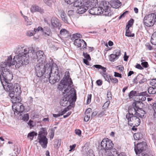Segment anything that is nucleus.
<instances>
[{
    "label": "nucleus",
    "mask_w": 156,
    "mask_h": 156,
    "mask_svg": "<svg viewBox=\"0 0 156 156\" xmlns=\"http://www.w3.org/2000/svg\"><path fill=\"white\" fill-rule=\"evenodd\" d=\"M65 76L58 87V89L62 91L64 94V97L60 100V104L63 106L69 105L67 107L71 108L74 106L76 101V94L74 89L71 88L73 82L69 78V72H66Z\"/></svg>",
    "instance_id": "1"
},
{
    "label": "nucleus",
    "mask_w": 156,
    "mask_h": 156,
    "mask_svg": "<svg viewBox=\"0 0 156 156\" xmlns=\"http://www.w3.org/2000/svg\"><path fill=\"white\" fill-rule=\"evenodd\" d=\"M15 91L13 93L9 94V95L11 98V101L13 103L12 109L14 111V113L16 115L21 114L24 110V107L23 104L20 103L21 101L20 95L21 93L20 89H18L17 87H15Z\"/></svg>",
    "instance_id": "2"
},
{
    "label": "nucleus",
    "mask_w": 156,
    "mask_h": 156,
    "mask_svg": "<svg viewBox=\"0 0 156 156\" xmlns=\"http://www.w3.org/2000/svg\"><path fill=\"white\" fill-rule=\"evenodd\" d=\"M29 62L27 57L25 59L22 55H15L12 60L11 56L8 57L7 59L4 62L6 63L7 66L15 65L16 68H18L22 65L27 64Z\"/></svg>",
    "instance_id": "3"
},
{
    "label": "nucleus",
    "mask_w": 156,
    "mask_h": 156,
    "mask_svg": "<svg viewBox=\"0 0 156 156\" xmlns=\"http://www.w3.org/2000/svg\"><path fill=\"white\" fill-rule=\"evenodd\" d=\"M109 5L108 2L106 1L101 2L99 7H95V15L103 14L106 16H111L112 13L109 9Z\"/></svg>",
    "instance_id": "4"
},
{
    "label": "nucleus",
    "mask_w": 156,
    "mask_h": 156,
    "mask_svg": "<svg viewBox=\"0 0 156 156\" xmlns=\"http://www.w3.org/2000/svg\"><path fill=\"white\" fill-rule=\"evenodd\" d=\"M10 66H7L6 63L3 62L1 66V69L2 71V75L3 82H8L11 81L13 79V75L11 72L8 69Z\"/></svg>",
    "instance_id": "5"
},
{
    "label": "nucleus",
    "mask_w": 156,
    "mask_h": 156,
    "mask_svg": "<svg viewBox=\"0 0 156 156\" xmlns=\"http://www.w3.org/2000/svg\"><path fill=\"white\" fill-rule=\"evenodd\" d=\"M60 79L58 68L56 64L53 63L52 64V71L50 76L49 82L53 84L58 82Z\"/></svg>",
    "instance_id": "6"
},
{
    "label": "nucleus",
    "mask_w": 156,
    "mask_h": 156,
    "mask_svg": "<svg viewBox=\"0 0 156 156\" xmlns=\"http://www.w3.org/2000/svg\"><path fill=\"white\" fill-rule=\"evenodd\" d=\"M47 133L46 129L42 128L38 134V142L42 147L45 148L47 147L48 139L46 136Z\"/></svg>",
    "instance_id": "7"
},
{
    "label": "nucleus",
    "mask_w": 156,
    "mask_h": 156,
    "mask_svg": "<svg viewBox=\"0 0 156 156\" xmlns=\"http://www.w3.org/2000/svg\"><path fill=\"white\" fill-rule=\"evenodd\" d=\"M156 21V13H152L145 16L143 22L145 26L147 27H151L154 25Z\"/></svg>",
    "instance_id": "8"
},
{
    "label": "nucleus",
    "mask_w": 156,
    "mask_h": 156,
    "mask_svg": "<svg viewBox=\"0 0 156 156\" xmlns=\"http://www.w3.org/2000/svg\"><path fill=\"white\" fill-rule=\"evenodd\" d=\"M15 51L18 55H22L24 57L25 59L26 58L28 57L29 61L31 57L29 56V49L25 46H18L15 49Z\"/></svg>",
    "instance_id": "9"
},
{
    "label": "nucleus",
    "mask_w": 156,
    "mask_h": 156,
    "mask_svg": "<svg viewBox=\"0 0 156 156\" xmlns=\"http://www.w3.org/2000/svg\"><path fill=\"white\" fill-rule=\"evenodd\" d=\"M0 78L1 81L5 90L6 91L9 92V94L14 92V91H15V89H16L15 87H16V86L17 87L18 89H20L18 84L16 83L13 85L12 83L6 81L3 82L1 76H0Z\"/></svg>",
    "instance_id": "10"
},
{
    "label": "nucleus",
    "mask_w": 156,
    "mask_h": 156,
    "mask_svg": "<svg viewBox=\"0 0 156 156\" xmlns=\"http://www.w3.org/2000/svg\"><path fill=\"white\" fill-rule=\"evenodd\" d=\"M126 117L128 120V124L131 126H138L140 123V119L137 115L130 116L129 114H126Z\"/></svg>",
    "instance_id": "11"
},
{
    "label": "nucleus",
    "mask_w": 156,
    "mask_h": 156,
    "mask_svg": "<svg viewBox=\"0 0 156 156\" xmlns=\"http://www.w3.org/2000/svg\"><path fill=\"white\" fill-rule=\"evenodd\" d=\"M52 71V65L50 64H46V67L42 76L44 81L47 82L48 80L50 81V77Z\"/></svg>",
    "instance_id": "12"
},
{
    "label": "nucleus",
    "mask_w": 156,
    "mask_h": 156,
    "mask_svg": "<svg viewBox=\"0 0 156 156\" xmlns=\"http://www.w3.org/2000/svg\"><path fill=\"white\" fill-rule=\"evenodd\" d=\"M45 63L42 62V63H38L36 65L35 69V74L38 77H41L43 75V73L44 72V68L46 67Z\"/></svg>",
    "instance_id": "13"
},
{
    "label": "nucleus",
    "mask_w": 156,
    "mask_h": 156,
    "mask_svg": "<svg viewBox=\"0 0 156 156\" xmlns=\"http://www.w3.org/2000/svg\"><path fill=\"white\" fill-rule=\"evenodd\" d=\"M146 144L145 142H142V143L137 144L135 146L134 150L136 154H141L146 148Z\"/></svg>",
    "instance_id": "14"
},
{
    "label": "nucleus",
    "mask_w": 156,
    "mask_h": 156,
    "mask_svg": "<svg viewBox=\"0 0 156 156\" xmlns=\"http://www.w3.org/2000/svg\"><path fill=\"white\" fill-rule=\"evenodd\" d=\"M107 140H103L101 142V145L104 149L106 150H110L112 148L113 144L111 140L107 139Z\"/></svg>",
    "instance_id": "15"
},
{
    "label": "nucleus",
    "mask_w": 156,
    "mask_h": 156,
    "mask_svg": "<svg viewBox=\"0 0 156 156\" xmlns=\"http://www.w3.org/2000/svg\"><path fill=\"white\" fill-rule=\"evenodd\" d=\"M74 44L75 46H77L78 47H80L81 46V48H86L87 43L83 39L79 38L75 39Z\"/></svg>",
    "instance_id": "16"
},
{
    "label": "nucleus",
    "mask_w": 156,
    "mask_h": 156,
    "mask_svg": "<svg viewBox=\"0 0 156 156\" xmlns=\"http://www.w3.org/2000/svg\"><path fill=\"white\" fill-rule=\"evenodd\" d=\"M133 106H134L137 109L136 115L138 116L140 118H142L146 117V112L144 110H143L142 108H140L138 107L136 104H134H134H133Z\"/></svg>",
    "instance_id": "17"
},
{
    "label": "nucleus",
    "mask_w": 156,
    "mask_h": 156,
    "mask_svg": "<svg viewBox=\"0 0 156 156\" xmlns=\"http://www.w3.org/2000/svg\"><path fill=\"white\" fill-rule=\"evenodd\" d=\"M44 53L41 51H38L36 53V57H37L38 63H42L44 62L45 63L44 57Z\"/></svg>",
    "instance_id": "18"
},
{
    "label": "nucleus",
    "mask_w": 156,
    "mask_h": 156,
    "mask_svg": "<svg viewBox=\"0 0 156 156\" xmlns=\"http://www.w3.org/2000/svg\"><path fill=\"white\" fill-rule=\"evenodd\" d=\"M30 11L32 13H34L36 12H39L41 13H44V10L39 7L36 5H33L30 8Z\"/></svg>",
    "instance_id": "19"
},
{
    "label": "nucleus",
    "mask_w": 156,
    "mask_h": 156,
    "mask_svg": "<svg viewBox=\"0 0 156 156\" xmlns=\"http://www.w3.org/2000/svg\"><path fill=\"white\" fill-rule=\"evenodd\" d=\"M51 25L54 27H57L60 26L61 24L58 20L56 17H53L51 19Z\"/></svg>",
    "instance_id": "20"
},
{
    "label": "nucleus",
    "mask_w": 156,
    "mask_h": 156,
    "mask_svg": "<svg viewBox=\"0 0 156 156\" xmlns=\"http://www.w3.org/2000/svg\"><path fill=\"white\" fill-rule=\"evenodd\" d=\"M40 30H42V28L39 27L37 29L35 28L34 30H29L27 32V35L29 37L33 36L36 32L39 31Z\"/></svg>",
    "instance_id": "21"
},
{
    "label": "nucleus",
    "mask_w": 156,
    "mask_h": 156,
    "mask_svg": "<svg viewBox=\"0 0 156 156\" xmlns=\"http://www.w3.org/2000/svg\"><path fill=\"white\" fill-rule=\"evenodd\" d=\"M88 3L87 5L88 7H95L98 5V2L97 0H88L87 2Z\"/></svg>",
    "instance_id": "22"
},
{
    "label": "nucleus",
    "mask_w": 156,
    "mask_h": 156,
    "mask_svg": "<svg viewBox=\"0 0 156 156\" xmlns=\"http://www.w3.org/2000/svg\"><path fill=\"white\" fill-rule=\"evenodd\" d=\"M40 31H42L43 32V34L45 36H50L51 35V32L50 29L48 27H45L44 29Z\"/></svg>",
    "instance_id": "23"
},
{
    "label": "nucleus",
    "mask_w": 156,
    "mask_h": 156,
    "mask_svg": "<svg viewBox=\"0 0 156 156\" xmlns=\"http://www.w3.org/2000/svg\"><path fill=\"white\" fill-rule=\"evenodd\" d=\"M89 8L88 5L83 6L78 9L77 11V13L79 14H83L86 12Z\"/></svg>",
    "instance_id": "24"
},
{
    "label": "nucleus",
    "mask_w": 156,
    "mask_h": 156,
    "mask_svg": "<svg viewBox=\"0 0 156 156\" xmlns=\"http://www.w3.org/2000/svg\"><path fill=\"white\" fill-rule=\"evenodd\" d=\"M121 2L119 0H112L111 5L113 8H118L121 6Z\"/></svg>",
    "instance_id": "25"
},
{
    "label": "nucleus",
    "mask_w": 156,
    "mask_h": 156,
    "mask_svg": "<svg viewBox=\"0 0 156 156\" xmlns=\"http://www.w3.org/2000/svg\"><path fill=\"white\" fill-rule=\"evenodd\" d=\"M84 1L83 0H76L74 2V6L76 7H80L83 6Z\"/></svg>",
    "instance_id": "26"
},
{
    "label": "nucleus",
    "mask_w": 156,
    "mask_h": 156,
    "mask_svg": "<svg viewBox=\"0 0 156 156\" xmlns=\"http://www.w3.org/2000/svg\"><path fill=\"white\" fill-rule=\"evenodd\" d=\"M137 109L133 107H130L128 109V113L127 114H129L130 116L136 115Z\"/></svg>",
    "instance_id": "27"
},
{
    "label": "nucleus",
    "mask_w": 156,
    "mask_h": 156,
    "mask_svg": "<svg viewBox=\"0 0 156 156\" xmlns=\"http://www.w3.org/2000/svg\"><path fill=\"white\" fill-rule=\"evenodd\" d=\"M61 17L62 20L66 23H69L67 17L64 11H62L61 14Z\"/></svg>",
    "instance_id": "28"
},
{
    "label": "nucleus",
    "mask_w": 156,
    "mask_h": 156,
    "mask_svg": "<svg viewBox=\"0 0 156 156\" xmlns=\"http://www.w3.org/2000/svg\"><path fill=\"white\" fill-rule=\"evenodd\" d=\"M148 92L150 94H154L156 93V88L150 87L148 90Z\"/></svg>",
    "instance_id": "29"
},
{
    "label": "nucleus",
    "mask_w": 156,
    "mask_h": 156,
    "mask_svg": "<svg viewBox=\"0 0 156 156\" xmlns=\"http://www.w3.org/2000/svg\"><path fill=\"white\" fill-rule=\"evenodd\" d=\"M37 133L35 132H32L29 133L27 135V137L30 138V140H33L34 136H37Z\"/></svg>",
    "instance_id": "30"
},
{
    "label": "nucleus",
    "mask_w": 156,
    "mask_h": 156,
    "mask_svg": "<svg viewBox=\"0 0 156 156\" xmlns=\"http://www.w3.org/2000/svg\"><path fill=\"white\" fill-rule=\"evenodd\" d=\"M61 141L60 140H56L55 141L54 144V147L56 149H58L59 147L61 145Z\"/></svg>",
    "instance_id": "31"
},
{
    "label": "nucleus",
    "mask_w": 156,
    "mask_h": 156,
    "mask_svg": "<svg viewBox=\"0 0 156 156\" xmlns=\"http://www.w3.org/2000/svg\"><path fill=\"white\" fill-rule=\"evenodd\" d=\"M102 75L105 80L107 81L109 83H110V81L109 79L111 77L106 73H102Z\"/></svg>",
    "instance_id": "32"
},
{
    "label": "nucleus",
    "mask_w": 156,
    "mask_h": 156,
    "mask_svg": "<svg viewBox=\"0 0 156 156\" xmlns=\"http://www.w3.org/2000/svg\"><path fill=\"white\" fill-rule=\"evenodd\" d=\"M44 3L47 6H51L52 5L53 0H43Z\"/></svg>",
    "instance_id": "33"
},
{
    "label": "nucleus",
    "mask_w": 156,
    "mask_h": 156,
    "mask_svg": "<svg viewBox=\"0 0 156 156\" xmlns=\"http://www.w3.org/2000/svg\"><path fill=\"white\" fill-rule=\"evenodd\" d=\"M113 53L119 58V56H120L121 54V51L119 49H116L113 51Z\"/></svg>",
    "instance_id": "34"
},
{
    "label": "nucleus",
    "mask_w": 156,
    "mask_h": 156,
    "mask_svg": "<svg viewBox=\"0 0 156 156\" xmlns=\"http://www.w3.org/2000/svg\"><path fill=\"white\" fill-rule=\"evenodd\" d=\"M151 42L154 45H156V36L154 34H153L151 37Z\"/></svg>",
    "instance_id": "35"
},
{
    "label": "nucleus",
    "mask_w": 156,
    "mask_h": 156,
    "mask_svg": "<svg viewBox=\"0 0 156 156\" xmlns=\"http://www.w3.org/2000/svg\"><path fill=\"white\" fill-rule=\"evenodd\" d=\"M125 35L128 37H133L134 36V34L132 33L130 30L126 31Z\"/></svg>",
    "instance_id": "36"
},
{
    "label": "nucleus",
    "mask_w": 156,
    "mask_h": 156,
    "mask_svg": "<svg viewBox=\"0 0 156 156\" xmlns=\"http://www.w3.org/2000/svg\"><path fill=\"white\" fill-rule=\"evenodd\" d=\"M110 60L111 61L114 62V60L116 59H117L118 58V57L116 56L114 54L112 53L110 55Z\"/></svg>",
    "instance_id": "37"
},
{
    "label": "nucleus",
    "mask_w": 156,
    "mask_h": 156,
    "mask_svg": "<svg viewBox=\"0 0 156 156\" xmlns=\"http://www.w3.org/2000/svg\"><path fill=\"white\" fill-rule=\"evenodd\" d=\"M83 55L85 58V59H87L89 61H90L91 60V58L90 55L87 53H84L83 52Z\"/></svg>",
    "instance_id": "38"
},
{
    "label": "nucleus",
    "mask_w": 156,
    "mask_h": 156,
    "mask_svg": "<svg viewBox=\"0 0 156 156\" xmlns=\"http://www.w3.org/2000/svg\"><path fill=\"white\" fill-rule=\"evenodd\" d=\"M71 108H68V107H67L65 108L63 110H62L61 112H59L61 115H64L65 113L67 111H68L69 109Z\"/></svg>",
    "instance_id": "39"
},
{
    "label": "nucleus",
    "mask_w": 156,
    "mask_h": 156,
    "mask_svg": "<svg viewBox=\"0 0 156 156\" xmlns=\"http://www.w3.org/2000/svg\"><path fill=\"white\" fill-rule=\"evenodd\" d=\"M81 37L82 35L79 33L73 34V38L74 39H76V38H77Z\"/></svg>",
    "instance_id": "40"
},
{
    "label": "nucleus",
    "mask_w": 156,
    "mask_h": 156,
    "mask_svg": "<svg viewBox=\"0 0 156 156\" xmlns=\"http://www.w3.org/2000/svg\"><path fill=\"white\" fill-rule=\"evenodd\" d=\"M110 80H111V82L114 83H118V80L115 78H112L111 77L110 78Z\"/></svg>",
    "instance_id": "41"
},
{
    "label": "nucleus",
    "mask_w": 156,
    "mask_h": 156,
    "mask_svg": "<svg viewBox=\"0 0 156 156\" xmlns=\"http://www.w3.org/2000/svg\"><path fill=\"white\" fill-rule=\"evenodd\" d=\"M95 7H91V8L89 10V12L91 14L95 15Z\"/></svg>",
    "instance_id": "42"
},
{
    "label": "nucleus",
    "mask_w": 156,
    "mask_h": 156,
    "mask_svg": "<svg viewBox=\"0 0 156 156\" xmlns=\"http://www.w3.org/2000/svg\"><path fill=\"white\" fill-rule=\"evenodd\" d=\"M23 119L24 121H27L29 119V116L28 114H25L24 115L23 117Z\"/></svg>",
    "instance_id": "43"
},
{
    "label": "nucleus",
    "mask_w": 156,
    "mask_h": 156,
    "mask_svg": "<svg viewBox=\"0 0 156 156\" xmlns=\"http://www.w3.org/2000/svg\"><path fill=\"white\" fill-rule=\"evenodd\" d=\"M60 34L62 35H64L67 34V31L65 29H62L60 31Z\"/></svg>",
    "instance_id": "44"
},
{
    "label": "nucleus",
    "mask_w": 156,
    "mask_h": 156,
    "mask_svg": "<svg viewBox=\"0 0 156 156\" xmlns=\"http://www.w3.org/2000/svg\"><path fill=\"white\" fill-rule=\"evenodd\" d=\"M142 76L141 74H139L138 75L136 78H135L133 80V82L134 83H137L138 80L139 79L140 77Z\"/></svg>",
    "instance_id": "45"
},
{
    "label": "nucleus",
    "mask_w": 156,
    "mask_h": 156,
    "mask_svg": "<svg viewBox=\"0 0 156 156\" xmlns=\"http://www.w3.org/2000/svg\"><path fill=\"white\" fill-rule=\"evenodd\" d=\"M110 101H107L106 102H105L104 104L103 107V109H106L108 106L109 104H110Z\"/></svg>",
    "instance_id": "46"
},
{
    "label": "nucleus",
    "mask_w": 156,
    "mask_h": 156,
    "mask_svg": "<svg viewBox=\"0 0 156 156\" xmlns=\"http://www.w3.org/2000/svg\"><path fill=\"white\" fill-rule=\"evenodd\" d=\"M136 94L135 91H131L129 94V96L130 98H132L133 96H135Z\"/></svg>",
    "instance_id": "47"
},
{
    "label": "nucleus",
    "mask_w": 156,
    "mask_h": 156,
    "mask_svg": "<svg viewBox=\"0 0 156 156\" xmlns=\"http://www.w3.org/2000/svg\"><path fill=\"white\" fill-rule=\"evenodd\" d=\"M91 97H92V95L91 94H89L88 95V96L87 97V104H89L90 103V102H91Z\"/></svg>",
    "instance_id": "48"
},
{
    "label": "nucleus",
    "mask_w": 156,
    "mask_h": 156,
    "mask_svg": "<svg viewBox=\"0 0 156 156\" xmlns=\"http://www.w3.org/2000/svg\"><path fill=\"white\" fill-rule=\"evenodd\" d=\"M54 135V132L51 130L49 133V138L50 140H51L53 138Z\"/></svg>",
    "instance_id": "49"
},
{
    "label": "nucleus",
    "mask_w": 156,
    "mask_h": 156,
    "mask_svg": "<svg viewBox=\"0 0 156 156\" xmlns=\"http://www.w3.org/2000/svg\"><path fill=\"white\" fill-rule=\"evenodd\" d=\"M156 83V79H153L151 80L150 84L152 86H154Z\"/></svg>",
    "instance_id": "50"
},
{
    "label": "nucleus",
    "mask_w": 156,
    "mask_h": 156,
    "mask_svg": "<svg viewBox=\"0 0 156 156\" xmlns=\"http://www.w3.org/2000/svg\"><path fill=\"white\" fill-rule=\"evenodd\" d=\"M135 140H139L140 139L139 135L138 133H135L133 135Z\"/></svg>",
    "instance_id": "51"
},
{
    "label": "nucleus",
    "mask_w": 156,
    "mask_h": 156,
    "mask_svg": "<svg viewBox=\"0 0 156 156\" xmlns=\"http://www.w3.org/2000/svg\"><path fill=\"white\" fill-rule=\"evenodd\" d=\"M141 64L143 67L145 68H147L148 66V63L146 62H142Z\"/></svg>",
    "instance_id": "52"
},
{
    "label": "nucleus",
    "mask_w": 156,
    "mask_h": 156,
    "mask_svg": "<svg viewBox=\"0 0 156 156\" xmlns=\"http://www.w3.org/2000/svg\"><path fill=\"white\" fill-rule=\"evenodd\" d=\"M85 115L86 116L85 117L84 120L86 122H87L88 121L90 118V115Z\"/></svg>",
    "instance_id": "53"
},
{
    "label": "nucleus",
    "mask_w": 156,
    "mask_h": 156,
    "mask_svg": "<svg viewBox=\"0 0 156 156\" xmlns=\"http://www.w3.org/2000/svg\"><path fill=\"white\" fill-rule=\"evenodd\" d=\"M75 132L76 134L80 136L81 134V132L80 130L79 129H76L75 130Z\"/></svg>",
    "instance_id": "54"
},
{
    "label": "nucleus",
    "mask_w": 156,
    "mask_h": 156,
    "mask_svg": "<svg viewBox=\"0 0 156 156\" xmlns=\"http://www.w3.org/2000/svg\"><path fill=\"white\" fill-rule=\"evenodd\" d=\"M92 112V109L91 108H87L85 112V114H87V115H90V112Z\"/></svg>",
    "instance_id": "55"
},
{
    "label": "nucleus",
    "mask_w": 156,
    "mask_h": 156,
    "mask_svg": "<svg viewBox=\"0 0 156 156\" xmlns=\"http://www.w3.org/2000/svg\"><path fill=\"white\" fill-rule=\"evenodd\" d=\"M74 14V11L73 10H70L68 11V14L70 16H73Z\"/></svg>",
    "instance_id": "56"
},
{
    "label": "nucleus",
    "mask_w": 156,
    "mask_h": 156,
    "mask_svg": "<svg viewBox=\"0 0 156 156\" xmlns=\"http://www.w3.org/2000/svg\"><path fill=\"white\" fill-rule=\"evenodd\" d=\"M134 20L133 19H131L128 22L127 25L131 27L133 24Z\"/></svg>",
    "instance_id": "57"
},
{
    "label": "nucleus",
    "mask_w": 156,
    "mask_h": 156,
    "mask_svg": "<svg viewBox=\"0 0 156 156\" xmlns=\"http://www.w3.org/2000/svg\"><path fill=\"white\" fill-rule=\"evenodd\" d=\"M75 0H65V2L68 4H71L73 3Z\"/></svg>",
    "instance_id": "58"
},
{
    "label": "nucleus",
    "mask_w": 156,
    "mask_h": 156,
    "mask_svg": "<svg viewBox=\"0 0 156 156\" xmlns=\"http://www.w3.org/2000/svg\"><path fill=\"white\" fill-rule=\"evenodd\" d=\"M114 76L115 77H122V75L121 74L118 73L116 72H114Z\"/></svg>",
    "instance_id": "59"
},
{
    "label": "nucleus",
    "mask_w": 156,
    "mask_h": 156,
    "mask_svg": "<svg viewBox=\"0 0 156 156\" xmlns=\"http://www.w3.org/2000/svg\"><path fill=\"white\" fill-rule=\"evenodd\" d=\"M128 12V11H126L124 12L122 14H121L119 17V19L120 20L122 17H124L125 15Z\"/></svg>",
    "instance_id": "60"
},
{
    "label": "nucleus",
    "mask_w": 156,
    "mask_h": 156,
    "mask_svg": "<svg viewBox=\"0 0 156 156\" xmlns=\"http://www.w3.org/2000/svg\"><path fill=\"white\" fill-rule=\"evenodd\" d=\"M153 109L154 111V117H156V103L154 104L153 105Z\"/></svg>",
    "instance_id": "61"
},
{
    "label": "nucleus",
    "mask_w": 156,
    "mask_h": 156,
    "mask_svg": "<svg viewBox=\"0 0 156 156\" xmlns=\"http://www.w3.org/2000/svg\"><path fill=\"white\" fill-rule=\"evenodd\" d=\"M139 99H141L142 101H144L146 99V98L144 96L140 95L139 97Z\"/></svg>",
    "instance_id": "62"
},
{
    "label": "nucleus",
    "mask_w": 156,
    "mask_h": 156,
    "mask_svg": "<svg viewBox=\"0 0 156 156\" xmlns=\"http://www.w3.org/2000/svg\"><path fill=\"white\" fill-rule=\"evenodd\" d=\"M136 67L140 69H143V68L139 64H137L136 66Z\"/></svg>",
    "instance_id": "63"
},
{
    "label": "nucleus",
    "mask_w": 156,
    "mask_h": 156,
    "mask_svg": "<svg viewBox=\"0 0 156 156\" xmlns=\"http://www.w3.org/2000/svg\"><path fill=\"white\" fill-rule=\"evenodd\" d=\"M97 84L99 86H101L102 84V81L100 80H98L96 81Z\"/></svg>",
    "instance_id": "64"
}]
</instances>
